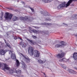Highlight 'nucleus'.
<instances>
[{
	"instance_id": "obj_15",
	"label": "nucleus",
	"mask_w": 77,
	"mask_h": 77,
	"mask_svg": "<svg viewBox=\"0 0 77 77\" xmlns=\"http://www.w3.org/2000/svg\"><path fill=\"white\" fill-rule=\"evenodd\" d=\"M71 19L72 20H76V19H77V14L73 15L71 17Z\"/></svg>"
},
{
	"instance_id": "obj_29",
	"label": "nucleus",
	"mask_w": 77,
	"mask_h": 77,
	"mask_svg": "<svg viewBox=\"0 0 77 77\" xmlns=\"http://www.w3.org/2000/svg\"><path fill=\"white\" fill-rule=\"evenodd\" d=\"M14 39L15 40H16V39H17V36H14Z\"/></svg>"
},
{
	"instance_id": "obj_9",
	"label": "nucleus",
	"mask_w": 77,
	"mask_h": 77,
	"mask_svg": "<svg viewBox=\"0 0 77 77\" xmlns=\"http://www.w3.org/2000/svg\"><path fill=\"white\" fill-rule=\"evenodd\" d=\"M19 45H21L22 47L25 48L27 46V44L23 41H21L19 43Z\"/></svg>"
},
{
	"instance_id": "obj_27",
	"label": "nucleus",
	"mask_w": 77,
	"mask_h": 77,
	"mask_svg": "<svg viewBox=\"0 0 77 77\" xmlns=\"http://www.w3.org/2000/svg\"><path fill=\"white\" fill-rule=\"evenodd\" d=\"M32 38H33V39H36V38H37V37H36V36L33 35H32Z\"/></svg>"
},
{
	"instance_id": "obj_2",
	"label": "nucleus",
	"mask_w": 77,
	"mask_h": 77,
	"mask_svg": "<svg viewBox=\"0 0 77 77\" xmlns=\"http://www.w3.org/2000/svg\"><path fill=\"white\" fill-rule=\"evenodd\" d=\"M73 1L77 2V0H69L66 4V2H64L58 5L57 8L58 9H60V8L65 7L66 6V7L69 6L70 5V4H71Z\"/></svg>"
},
{
	"instance_id": "obj_33",
	"label": "nucleus",
	"mask_w": 77,
	"mask_h": 77,
	"mask_svg": "<svg viewBox=\"0 0 77 77\" xmlns=\"http://www.w3.org/2000/svg\"><path fill=\"white\" fill-rule=\"evenodd\" d=\"M59 61L60 62H62V59H61V60H59Z\"/></svg>"
},
{
	"instance_id": "obj_34",
	"label": "nucleus",
	"mask_w": 77,
	"mask_h": 77,
	"mask_svg": "<svg viewBox=\"0 0 77 77\" xmlns=\"http://www.w3.org/2000/svg\"><path fill=\"white\" fill-rule=\"evenodd\" d=\"M7 9H10V10H12V8H8Z\"/></svg>"
},
{
	"instance_id": "obj_4",
	"label": "nucleus",
	"mask_w": 77,
	"mask_h": 77,
	"mask_svg": "<svg viewBox=\"0 0 77 77\" xmlns=\"http://www.w3.org/2000/svg\"><path fill=\"white\" fill-rule=\"evenodd\" d=\"M61 44H58L55 45V47L56 48H60L62 46L65 45V43L63 41H61L60 42Z\"/></svg>"
},
{
	"instance_id": "obj_10",
	"label": "nucleus",
	"mask_w": 77,
	"mask_h": 77,
	"mask_svg": "<svg viewBox=\"0 0 77 77\" xmlns=\"http://www.w3.org/2000/svg\"><path fill=\"white\" fill-rule=\"evenodd\" d=\"M12 52H14L13 51H10V53H11L12 54V55L11 56V58L12 59H13V60H15L16 59V57L15 56V55L14 54H13Z\"/></svg>"
},
{
	"instance_id": "obj_17",
	"label": "nucleus",
	"mask_w": 77,
	"mask_h": 77,
	"mask_svg": "<svg viewBox=\"0 0 77 77\" xmlns=\"http://www.w3.org/2000/svg\"><path fill=\"white\" fill-rule=\"evenodd\" d=\"M53 0H43V2L45 3H50Z\"/></svg>"
},
{
	"instance_id": "obj_22",
	"label": "nucleus",
	"mask_w": 77,
	"mask_h": 77,
	"mask_svg": "<svg viewBox=\"0 0 77 77\" xmlns=\"http://www.w3.org/2000/svg\"><path fill=\"white\" fill-rule=\"evenodd\" d=\"M62 68H63V69H66V66L65 65H63L62 66Z\"/></svg>"
},
{
	"instance_id": "obj_41",
	"label": "nucleus",
	"mask_w": 77,
	"mask_h": 77,
	"mask_svg": "<svg viewBox=\"0 0 77 77\" xmlns=\"http://www.w3.org/2000/svg\"><path fill=\"white\" fill-rule=\"evenodd\" d=\"M26 30H27L26 29Z\"/></svg>"
},
{
	"instance_id": "obj_42",
	"label": "nucleus",
	"mask_w": 77,
	"mask_h": 77,
	"mask_svg": "<svg viewBox=\"0 0 77 77\" xmlns=\"http://www.w3.org/2000/svg\"><path fill=\"white\" fill-rule=\"evenodd\" d=\"M23 3H24V2H23Z\"/></svg>"
},
{
	"instance_id": "obj_18",
	"label": "nucleus",
	"mask_w": 77,
	"mask_h": 77,
	"mask_svg": "<svg viewBox=\"0 0 77 77\" xmlns=\"http://www.w3.org/2000/svg\"><path fill=\"white\" fill-rule=\"evenodd\" d=\"M38 62L40 63H45V62H46V60L42 61V60H38Z\"/></svg>"
},
{
	"instance_id": "obj_25",
	"label": "nucleus",
	"mask_w": 77,
	"mask_h": 77,
	"mask_svg": "<svg viewBox=\"0 0 77 77\" xmlns=\"http://www.w3.org/2000/svg\"><path fill=\"white\" fill-rule=\"evenodd\" d=\"M7 46L8 47L10 48H12V47H11V46L10 45H9V44H7Z\"/></svg>"
},
{
	"instance_id": "obj_32",
	"label": "nucleus",
	"mask_w": 77,
	"mask_h": 77,
	"mask_svg": "<svg viewBox=\"0 0 77 77\" xmlns=\"http://www.w3.org/2000/svg\"><path fill=\"white\" fill-rule=\"evenodd\" d=\"M38 43H39V44H41V41H38Z\"/></svg>"
},
{
	"instance_id": "obj_31",
	"label": "nucleus",
	"mask_w": 77,
	"mask_h": 77,
	"mask_svg": "<svg viewBox=\"0 0 77 77\" xmlns=\"http://www.w3.org/2000/svg\"><path fill=\"white\" fill-rule=\"evenodd\" d=\"M29 30H30V29H32V27H30V26H29Z\"/></svg>"
},
{
	"instance_id": "obj_23",
	"label": "nucleus",
	"mask_w": 77,
	"mask_h": 77,
	"mask_svg": "<svg viewBox=\"0 0 77 77\" xmlns=\"http://www.w3.org/2000/svg\"><path fill=\"white\" fill-rule=\"evenodd\" d=\"M29 9L31 10L32 12H34V9H33V8H32L30 7H29Z\"/></svg>"
},
{
	"instance_id": "obj_37",
	"label": "nucleus",
	"mask_w": 77,
	"mask_h": 77,
	"mask_svg": "<svg viewBox=\"0 0 77 77\" xmlns=\"http://www.w3.org/2000/svg\"><path fill=\"white\" fill-rule=\"evenodd\" d=\"M25 66H26V65H25L24 66V67L25 68Z\"/></svg>"
},
{
	"instance_id": "obj_21",
	"label": "nucleus",
	"mask_w": 77,
	"mask_h": 77,
	"mask_svg": "<svg viewBox=\"0 0 77 77\" xmlns=\"http://www.w3.org/2000/svg\"><path fill=\"white\" fill-rule=\"evenodd\" d=\"M16 66L17 67H18L19 66V65H20V62H19V61L18 60H16Z\"/></svg>"
},
{
	"instance_id": "obj_14",
	"label": "nucleus",
	"mask_w": 77,
	"mask_h": 77,
	"mask_svg": "<svg viewBox=\"0 0 77 77\" xmlns=\"http://www.w3.org/2000/svg\"><path fill=\"white\" fill-rule=\"evenodd\" d=\"M27 40L29 41L30 42H31L32 45H35V44H36V42L34 41H33L32 40H30L29 39H27Z\"/></svg>"
},
{
	"instance_id": "obj_39",
	"label": "nucleus",
	"mask_w": 77,
	"mask_h": 77,
	"mask_svg": "<svg viewBox=\"0 0 77 77\" xmlns=\"http://www.w3.org/2000/svg\"><path fill=\"white\" fill-rule=\"evenodd\" d=\"M62 51H61V52H62Z\"/></svg>"
},
{
	"instance_id": "obj_40",
	"label": "nucleus",
	"mask_w": 77,
	"mask_h": 77,
	"mask_svg": "<svg viewBox=\"0 0 77 77\" xmlns=\"http://www.w3.org/2000/svg\"><path fill=\"white\" fill-rule=\"evenodd\" d=\"M0 6H1V5H0Z\"/></svg>"
},
{
	"instance_id": "obj_19",
	"label": "nucleus",
	"mask_w": 77,
	"mask_h": 77,
	"mask_svg": "<svg viewBox=\"0 0 77 77\" xmlns=\"http://www.w3.org/2000/svg\"><path fill=\"white\" fill-rule=\"evenodd\" d=\"M18 20V17H16V16H14L13 17L12 20L13 21H17Z\"/></svg>"
},
{
	"instance_id": "obj_30",
	"label": "nucleus",
	"mask_w": 77,
	"mask_h": 77,
	"mask_svg": "<svg viewBox=\"0 0 77 77\" xmlns=\"http://www.w3.org/2000/svg\"><path fill=\"white\" fill-rule=\"evenodd\" d=\"M18 38H19V39H20V40H22V41H23V39H22V38H21L20 37H18Z\"/></svg>"
},
{
	"instance_id": "obj_1",
	"label": "nucleus",
	"mask_w": 77,
	"mask_h": 77,
	"mask_svg": "<svg viewBox=\"0 0 77 77\" xmlns=\"http://www.w3.org/2000/svg\"><path fill=\"white\" fill-rule=\"evenodd\" d=\"M28 53L31 56H33L34 54L35 57H39L40 56V52L38 50L33 49L32 47H30L28 48Z\"/></svg>"
},
{
	"instance_id": "obj_3",
	"label": "nucleus",
	"mask_w": 77,
	"mask_h": 77,
	"mask_svg": "<svg viewBox=\"0 0 77 77\" xmlns=\"http://www.w3.org/2000/svg\"><path fill=\"white\" fill-rule=\"evenodd\" d=\"M5 14L4 17L5 20H11L13 16L12 14H9V13L8 12L5 13Z\"/></svg>"
},
{
	"instance_id": "obj_24",
	"label": "nucleus",
	"mask_w": 77,
	"mask_h": 77,
	"mask_svg": "<svg viewBox=\"0 0 77 77\" xmlns=\"http://www.w3.org/2000/svg\"><path fill=\"white\" fill-rule=\"evenodd\" d=\"M62 59V61L63 62H66V61L67 60L66 59V58H63Z\"/></svg>"
},
{
	"instance_id": "obj_36",
	"label": "nucleus",
	"mask_w": 77,
	"mask_h": 77,
	"mask_svg": "<svg viewBox=\"0 0 77 77\" xmlns=\"http://www.w3.org/2000/svg\"><path fill=\"white\" fill-rule=\"evenodd\" d=\"M75 37H77V35H75Z\"/></svg>"
},
{
	"instance_id": "obj_6",
	"label": "nucleus",
	"mask_w": 77,
	"mask_h": 77,
	"mask_svg": "<svg viewBox=\"0 0 77 77\" xmlns=\"http://www.w3.org/2000/svg\"><path fill=\"white\" fill-rule=\"evenodd\" d=\"M29 31L30 32V33H32V32H33V33H34L36 34L40 33L41 32V31H39V30H37L35 29H29Z\"/></svg>"
},
{
	"instance_id": "obj_20",
	"label": "nucleus",
	"mask_w": 77,
	"mask_h": 77,
	"mask_svg": "<svg viewBox=\"0 0 77 77\" xmlns=\"http://www.w3.org/2000/svg\"><path fill=\"white\" fill-rule=\"evenodd\" d=\"M68 71L69 73H74V71L71 69H68Z\"/></svg>"
},
{
	"instance_id": "obj_12",
	"label": "nucleus",
	"mask_w": 77,
	"mask_h": 77,
	"mask_svg": "<svg viewBox=\"0 0 77 77\" xmlns=\"http://www.w3.org/2000/svg\"><path fill=\"white\" fill-rule=\"evenodd\" d=\"M6 52H7L6 50L1 49L0 50V54L1 55H5V54Z\"/></svg>"
},
{
	"instance_id": "obj_11",
	"label": "nucleus",
	"mask_w": 77,
	"mask_h": 77,
	"mask_svg": "<svg viewBox=\"0 0 77 77\" xmlns=\"http://www.w3.org/2000/svg\"><path fill=\"white\" fill-rule=\"evenodd\" d=\"M4 71H5V69H6V70H8L9 71L10 69V68L8 66V65L6 64H4V68L2 69Z\"/></svg>"
},
{
	"instance_id": "obj_35",
	"label": "nucleus",
	"mask_w": 77,
	"mask_h": 77,
	"mask_svg": "<svg viewBox=\"0 0 77 77\" xmlns=\"http://www.w3.org/2000/svg\"><path fill=\"white\" fill-rule=\"evenodd\" d=\"M2 67V63H0V68H1Z\"/></svg>"
},
{
	"instance_id": "obj_16",
	"label": "nucleus",
	"mask_w": 77,
	"mask_h": 77,
	"mask_svg": "<svg viewBox=\"0 0 77 77\" xmlns=\"http://www.w3.org/2000/svg\"><path fill=\"white\" fill-rule=\"evenodd\" d=\"M73 58L74 60H77V53L74 52L73 54Z\"/></svg>"
},
{
	"instance_id": "obj_43",
	"label": "nucleus",
	"mask_w": 77,
	"mask_h": 77,
	"mask_svg": "<svg viewBox=\"0 0 77 77\" xmlns=\"http://www.w3.org/2000/svg\"><path fill=\"white\" fill-rule=\"evenodd\" d=\"M19 71H20V70H19Z\"/></svg>"
},
{
	"instance_id": "obj_13",
	"label": "nucleus",
	"mask_w": 77,
	"mask_h": 77,
	"mask_svg": "<svg viewBox=\"0 0 77 77\" xmlns=\"http://www.w3.org/2000/svg\"><path fill=\"white\" fill-rule=\"evenodd\" d=\"M21 54L22 56H23V57H24L25 59L28 62H30V59H29V57H26V56H24L22 54Z\"/></svg>"
},
{
	"instance_id": "obj_38",
	"label": "nucleus",
	"mask_w": 77,
	"mask_h": 77,
	"mask_svg": "<svg viewBox=\"0 0 77 77\" xmlns=\"http://www.w3.org/2000/svg\"><path fill=\"white\" fill-rule=\"evenodd\" d=\"M5 43H6V40H5Z\"/></svg>"
},
{
	"instance_id": "obj_7",
	"label": "nucleus",
	"mask_w": 77,
	"mask_h": 77,
	"mask_svg": "<svg viewBox=\"0 0 77 77\" xmlns=\"http://www.w3.org/2000/svg\"><path fill=\"white\" fill-rule=\"evenodd\" d=\"M65 55V52H62L61 54H58L57 55V57L58 58H59L60 59H61Z\"/></svg>"
},
{
	"instance_id": "obj_5",
	"label": "nucleus",
	"mask_w": 77,
	"mask_h": 77,
	"mask_svg": "<svg viewBox=\"0 0 77 77\" xmlns=\"http://www.w3.org/2000/svg\"><path fill=\"white\" fill-rule=\"evenodd\" d=\"M20 20H23V21H29L30 22L32 21V20L29 19V17H27L25 16L24 17H20Z\"/></svg>"
},
{
	"instance_id": "obj_8",
	"label": "nucleus",
	"mask_w": 77,
	"mask_h": 77,
	"mask_svg": "<svg viewBox=\"0 0 77 77\" xmlns=\"http://www.w3.org/2000/svg\"><path fill=\"white\" fill-rule=\"evenodd\" d=\"M9 72L11 74H12L14 72H16V73H19V71H17L16 69H14V70L10 69L9 71Z\"/></svg>"
},
{
	"instance_id": "obj_28",
	"label": "nucleus",
	"mask_w": 77,
	"mask_h": 77,
	"mask_svg": "<svg viewBox=\"0 0 77 77\" xmlns=\"http://www.w3.org/2000/svg\"><path fill=\"white\" fill-rule=\"evenodd\" d=\"M46 20L51 21V19H50V18H49L48 19L47 18L46 19Z\"/></svg>"
},
{
	"instance_id": "obj_26",
	"label": "nucleus",
	"mask_w": 77,
	"mask_h": 77,
	"mask_svg": "<svg viewBox=\"0 0 77 77\" xmlns=\"http://www.w3.org/2000/svg\"><path fill=\"white\" fill-rule=\"evenodd\" d=\"M44 33L45 35H47L48 34V31H46L44 32Z\"/></svg>"
}]
</instances>
